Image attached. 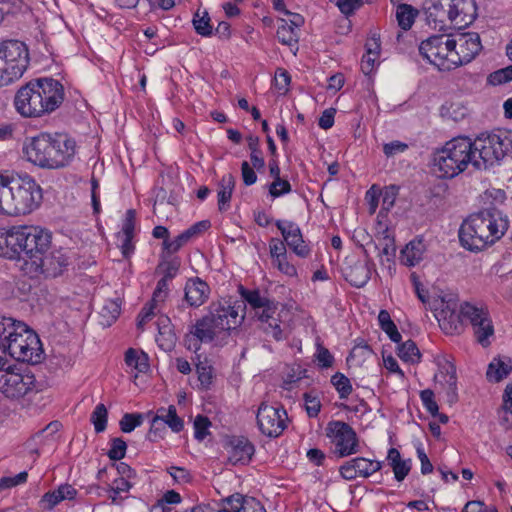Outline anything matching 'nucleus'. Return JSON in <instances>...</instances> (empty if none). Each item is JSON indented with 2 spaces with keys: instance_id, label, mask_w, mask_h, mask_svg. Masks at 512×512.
I'll return each mask as SVG.
<instances>
[{
  "instance_id": "nucleus-52",
  "label": "nucleus",
  "mask_w": 512,
  "mask_h": 512,
  "mask_svg": "<svg viewBox=\"0 0 512 512\" xmlns=\"http://www.w3.org/2000/svg\"><path fill=\"white\" fill-rule=\"evenodd\" d=\"M509 81H512V66L499 69L491 73L487 78V82L493 86L501 85Z\"/></svg>"
},
{
  "instance_id": "nucleus-23",
  "label": "nucleus",
  "mask_w": 512,
  "mask_h": 512,
  "mask_svg": "<svg viewBox=\"0 0 512 512\" xmlns=\"http://www.w3.org/2000/svg\"><path fill=\"white\" fill-rule=\"evenodd\" d=\"M24 225L0 228V257L20 261Z\"/></svg>"
},
{
  "instance_id": "nucleus-34",
  "label": "nucleus",
  "mask_w": 512,
  "mask_h": 512,
  "mask_svg": "<svg viewBox=\"0 0 512 512\" xmlns=\"http://www.w3.org/2000/svg\"><path fill=\"white\" fill-rule=\"evenodd\" d=\"M425 245L421 239L410 241L401 251L400 260L406 266H415L423 258Z\"/></svg>"
},
{
  "instance_id": "nucleus-51",
  "label": "nucleus",
  "mask_w": 512,
  "mask_h": 512,
  "mask_svg": "<svg viewBox=\"0 0 512 512\" xmlns=\"http://www.w3.org/2000/svg\"><path fill=\"white\" fill-rule=\"evenodd\" d=\"M198 380L203 389H209L213 380V368L206 363L200 362L196 366Z\"/></svg>"
},
{
  "instance_id": "nucleus-20",
  "label": "nucleus",
  "mask_w": 512,
  "mask_h": 512,
  "mask_svg": "<svg viewBox=\"0 0 512 512\" xmlns=\"http://www.w3.org/2000/svg\"><path fill=\"white\" fill-rule=\"evenodd\" d=\"M382 468V462L365 457H355L339 467V473L345 480L368 478Z\"/></svg>"
},
{
  "instance_id": "nucleus-30",
  "label": "nucleus",
  "mask_w": 512,
  "mask_h": 512,
  "mask_svg": "<svg viewBox=\"0 0 512 512\" xmlns=\"http://www.w3.org/2000/svg\"><path fill=\"white\" fill-rule=\"evenodd\" d=\"M371 270L369 261H357L345 270V278L351 285L361 288L369 281Z\"/></svg>"
},
{
  "instance_id": "nucleus-42",
  "label": "nucleus",
  "mask_w": 512,
  "mask_h": 512,
  "mask_svg": "<svg viewBox=\"0 0 512 512\" xmlns=\"http://www.w3.org/2000/svg\"><path fill=\"white\" fill-rule=\"evenodd\" d=\"M378 322L380 328L389 336L391 341L398 343L401 340V334L399 333L396 325L392 321L390 314L386 310H381L378 314Z\"/></svg>"
},
{
  "instance_id": "nucleus-3",
  "label": "nucleus",
  "mask_w": 512,
  "mask_h": 512,
  "mask_svg": "<svg viewBox=\"0 0 512 512\" xmlns=\"http://www.w3.org/2000/svg\"><path fill=\"white\" fill-rule=\"evenodd\" d=\"M76 153V141L62 133H40L27 138L23 144L26 159L35 166L45 169H61L68 166Z\"/></svg>"
},
{
  "instance_id": "nucleus-62",
  "label": "nucleus",
  "mask_w": 512,
  "mask_h": 512,
  "mask_svg": "<svg viewBox=\"0 0 512 512\" xmlns=\"http://www.w3.org/2000/svg\"><path fill=\"white\" fill-rule=\"evenodd\" d=\"M269 254L271 261L281 256L288 255L284 240L282 241L278 238H272L269 241Z\"/></svg>"
},
{
  "instance_id": "nucleus-10",
  "label": "nucleus",
  "mask_w": 512,
  "mask_h": 512,
  "mask_svg": "<svg viewBox=\"0 0 512 512\" xmlns=\"http://www.w3.org/2000/svg\"><path fill=\"white\" fill-rule=\"evenodd\" d=\"M41 390L35 375L26 368H0V392L9 399H21Z\"/></svg>"
},
{
  "instance_id": "nucleus-31",
  "label": "nucleus",
  "mask_w": 512,
  "mask_h": 512,
  "mask_svg": "<svg viewBox=\"0 0 512 512\" xmlns=\"http://www.w3.org/2000/svg\"><path fill=\"white\" fill-rule=\"evenodd\" d=\"M77 494L76 489L69 485H60L57 489L45 493L41 500L40 505L42 508L51 510L63 500H72Z\"/></svg>"
},
{
  "instance_id": "nucleus-41",
  "label": "nucleus",
  "mask_w": 512,
  "mask_h": 512,
  "mask_svg": "<svg viewBox=\"0 0 512 512\" xmlns=\"http://www.w3.org/2000/svg\"><path fill=\"white\" fill-rule=\"evenodd\" d=\"M399 358L407 363L416 364L420 362V351L412 340H408L398 346Z\"/></svg>"
},
{
  "instance_id": "nucleus-57",
  "label": "nucleus",
  "mask_w": 512,
  "mask_h": 512,
  "mask_svg": "<svg viewBox=\"0 0 512 512\" xmlns=\"http://www.w3.org/2000/svg\"><path fill=\"white\" fill-rule=\"evenodd\" d=\"M211 423L207 417L198 415L194 420V436L198 440H203L208 435V429Z\"/></svg>"
},
{
  "instance_id": "nucleus-61",
  "label": "nucleus",
  "mask_w": 512,
  "mask_h": 512,
  "mask_svg": "<svg viewBox=\"0 0 512 512\" xmlns=\"http://www.w3.org/2000/svg\"><path fill=\"white\" fill-rule=\"evenodd\" d=\"M318 365L321 368H330L334 363V357L330 351L322 345H317V351L315 354Z\"/></svg>"
},
{
  "instance_id": "nucleus-48",
  "label": "nucleus",
  "mask_w": 512,
  "mask_h": 512,
  "mask_svg": "<svg viewBox=\"0 0 512 512\" xmlns=\"http://www.w3.org/2000/svg\"><path fill=\"white\" fill-rule=\"evenodd\" d=\"M91 422L97 433L103 432L107 426V409L104 404H98L91 414Z\"/></svg>"
},
{
  "instance_id": "nucleus-47",
  "label": "nucleus",
  "mask_w": 512,
  "mask_h": 512,
  "mask_svg": "<svg viewBox=\"0 0 512 512\" xmlns=\"http://www.w3.org/2000/svg\"><path fill=\"white\" fill-rule=\"evenodd\" d=\"M272 265L280 273L287 277L295 278L298 276L296 266L289 260L288 255L281 256L277 259L272 260Z\"/></svg>"
},
{
  "instance_id": "nucleus-12",
  "label": "nucleus",
  "mask_w": 512,
  "mask_h": 512,
  "mask_svg": "<svg viewBox=\"0 0 512 512\" xmlns=\"http://www.w3.org/2000/svg\"><path fill=\"white\" fill-rule=\"evenodd\" d=\"M431 308L439 323V326L446 334H455L461 329V306L453 294H443L434 298Z\"/></svg>"
},
{
  "instance_id": "nucleus-11",
  "label": "nucleus",
  "mask_w": 512,
  "mask_h": 512,
  "mask_svg": "<svg viewBox=\"0 0 512 512\" xmlns=\"http://www.w3.org/2000/svg\"><path fill=\"white\" fill-rule=\"evenodd\" d=\"M419 52L430 64L439 71L447 72L456 69V56L451 45V35H433L422 41Z\"/></svg>"
},
{
  "instance_id": "nucleus-18",
  "label": "nucleus",
  "mask_w": 512,
  "mask_h": 512,
  "mask_svg": "<svg viewBox=\"0 0 512 512\" xmlns=\"http://www.w3.org/2000/svg\"><path fill=\"white\" fill-rule=\"evenodd\" d=\"M451 45L456 58V67L470 63L481 51L480 36L475 32H467L451 36Z\"/></svg>"
},
{
  "instance_id": "nucleus-26",
  "label": "nucleus",
  "mask_w": 512,
  "mask_h": 512,
  "mask_svg": "<svg viewBox=\"0 0 512 512\" xmlns=\"http://www.w3.org/2000/svg\"><path fill=\"white\" fill-rule=\"evenodd\" d=\"M254 451V446L248 439L244 437L233 438L229 442L228 460L233 465L247 464L251 460Z\"/></svg>"
},
{
  "instance_id": "nucleus-60",
  "label": "nucleus",
  "mask_w": 512,
  "mask_h": 512,
  "mask_svg": "<svg viewBox=\"0 0 512 512\" xmlns=\"http://www.w3.org/2000/svg\"><path fill=\"white\" fill-rule=\"evenodd\" d=\"M334 3L341 13L346 16L353 14L357 9H359L363 2L362 0H330Z\"/></svg>"
},
{
  "instance_id": "nucleus-37",
  "label": "nucleus",
  "mask_w": 512,
  "mask_h": 512,
  "mask_svg": "<svg viewBox=\"0 0 512 512\" xmlns=\"http://www.w3.org/2000/svg\"><path fill=\"white\" fill-rule=\"evenodd\" d=\"M283 312L284 309H279L277 306L276 313H274V315H272V317L264 325H262L263 331L267 335L273 337L276 341L284 339V332L281 328V324L283 322Z\"/></svg>"
},
{
  "instance_id": "nucleus-46",
  "label": "nucleus",
  "mask_w": 512,
  "mask_h": 512,
  "mask_svg": "<svg viewBox=\"0 0 512 512\" xmlns=\"http://www.w3.org/2000/svg\"><path fill=\"white\" fill-rule=\"evenodd\" d=\"M292 191L291 184L288 180L283 178L273 179V181L268 185L269 195L275 199L281 196L287 195Z\"/></svg>"
},
{
  "instance_id": "nucleus-16",
  "label": "nucleus",
  "mask_w": 512,
  "mask_h": 512,
  "mask_svg": "<svg viewBox=\"0 0 512 512\" xmlns=\"http://www.w3.org/2000/svg\"><path fill=\"white\" fill-rule=\"evenodd\" d=\"M468 320L473 326L477 341L486 347L489 345V338L494 333L492 322L488 311L483 306H476L465 302L461 305V323Z\"/></svg>"
},
{
  "instance_id": "nucleus-35",
  "label": "nucleus",
  "mask_w": 512,
  "mask_h": 512,
  "mask_svg": "<svg viewBox=\"0 0 512 512\" xmlns=\"http://www.w3.org/2000/svg\"><path fill=\"white\" fill-rule=\"evenodd\" d=\"M235 187V179L232 174H225L220 182L217 192L218 208L220 211H225L229 207L232 193Z\"/></svg>"
},
{
  "instance_id": "nucleus-7",
  "label": "nucleus",
  "mask_w": 512,
  "mask_h": 512,
  "mask_svg": "<svg viewBox=\"0 0 512 512\" xmlns=\"http://www.w3.org/2000/svg\"><path fill=\"white\" fill-rule=\"evenodd\" d=\"M472 141L466 137L453 138L432 154L431 170L438 178L452 179L472 164Z\"/></svg>"
},
{
  "instance_id": "nucleus-40",
  "label": "nucleus",
  "mask_w": 512,
  "mask_h": 512,
  "mask_svg": "<svg viewBox=\"0 0 512 512\" xmlns=\"http://www.w3.org/2000/svg\"><path fill=\"white\" fill-rule=\"evenodd\" d=\"M418 12L415 10L412 6L407 4H400L397 7L396 10V19L398 22V25L403 30H409L417 16Z\"/></svg>"
},
{
  "instance_id": "nucleus-17",
  "label": "nucleus",
  "mask_w": 512,
  "mask_h": 512,
  "mask_svg": "<svg viewBox=\"0 0 512 512\" xmlns=\"http://www.w3.org/2000/svg\"><path fill=\"white\" fill-rule=\"evenodd\" d=\"M287 413L284 409L261 404L257 413L260 431L268 437H278L287 427Z\"/></svg>"
},
{
  "instance_id": "nucleus-50",
  "label": "nucleus",
  "mask_w": 512,
  "mask_h": 512,
  "mask_svg": "<svg viewBox=\"0 0 512 512\" xmlns=\"http://www.w3.org/2000/svg\"><path fill=\"white\" fill-rule=\"evenodd\" d=\"M143 422V415L139 413H126L120 420V429L124 433L132 432L136 427H139Z\"/></svg>"
},
{
  "instance_id": "nucleus-2",
  "label": "nucleus",
  "mask_w": 512,
  "mask_h": 512,
  "mask_svg": "<svg viewBox=\"0 0 512 512\" xmlns=\"http://www.w3.org/2000/svg\"><path fill=\"white\" fill-rule=\"evenodd\" d=\"M509 218L503 212L488 208L469 215L461 224L458 232L463 248L478 252L494 245L508 231Z\"/></svg>"
},
{
  "instance_id": "nucleus-13",
  "label": "nucleus",
  "mask_w": 512,
  "mask_h": 512,
  "mask_svg": "<svg viewBox=\"0 0 512 512\" xmlns=\"http://www.w3.org/2000/svg\"><path fill=\"white\" fill-rule=\"evenodd\" d=\"M326 435L333 446L334 454L339 458L350 456L359 450L357 435L345 422H330L326 428Z\"/></svg>"
},
{
  "instance_id": "nucleus-25",
  "label": "nucleus",
  "mask_w": 512,
  "mask_h": 512,
  "mask_svg": "<svg viewBox=\"0 0 512 512\" xmlns=\"http://www.w3.org/2000/svg\"><path fill=\"white\" fill-rule=\"evenodd\" d=\"M304 24V17L300 14H291L289 20L280 19L277 28V38L284 44L296 50L299 40V29Z\"/></svg>"
},
{
  "instance_id": "nucleus-63",
  "label": "nucleus",
  "mask_w": 512,
  "mask_h": 512,
  "mask_svg": "<svg viewBox=\"0 0 512 512\" xmlns=\"http://www.w3.org/2000/svg\"><path fill=\"white\" fill-rule=\"evenodd\" d=\"M27 472H20L17 475L3 477L0 479V490L9 489L27 481Z\"/></svg>"
},
{
  "instance_id": "nucleus-36",
  "label": "nucleus",
  "mask_w": 512,
  "mask_h": 512,
  "mask_svg": "<svg viewBox=\"0 0 512 512\" xmlns=\"http://www.w3.org/2000/svg\"><path fill=\"white\" fill-rule=\"evenodd\" d=\"M155 416L163 423L164 427L167 425L173 432H180L184 427L183 420L177 415L173 405L168 408H159Z\"/></svg>"
},
{
  "instance_id": "nucleus-5",
  "label": "nucleus",
  "mask_w": 512,
  "mask_h": 512,
  "mask_svg": "<svg viewBox=\"0 0 512 512\" xmlns=\"http://www.w3.org/2000/svg\"><path fill=\"white\" fill-rule=\"evenodd\" d=\"M239 324L238 311L227 303H214L209 313L198 320L185 336L188 350L197 352L201 343L220 342Z\"/></svg>"
},
{
  "instance_id": "nucleus-29",
  "label": "nucleus",
  "mask_w": 512,
  "mask_h": 512,
  "mask_svg": "<svg viewBox=\"0 0 512 512\" xmlns=\"http://www.w3.org/2000/svg\"><path fill=\"white\" fill-rule=\"evenodd\" d=\"M241 509L260 511V501L254 497H246L241 494L231 495L223 500V508L218 512H241Z\"/></svg>"
},
{
  "instance_id": "nucleus-54",
  "label": "nucleus",
  "mask_w": 512,
  "mask_h": 512,
  "mask_svg": "<svg viewBox=\"0 0 512 512\" xmlns=\"http://www.w3.org/2000/svg\"><path fill=\"white\" fill-rule=\"evenodd\" d=\"M290 81V75L286 70L281 68L276 70L274 77V85L280 94H285L288 92Z\"/></svg>"
},
{
  "instance_id": "nucleus-22",
  "label": "nucleus",
  "mask_w": 512,
  "mask_h": 512,
  "mask_svg": "<svg viewBox=\"0 0 512 512\" xmlns=\"http://www.w3.org/2000/svg\"><path fill=\"white\" fill-rule=\"evenodd\" d=\"M18 184V174L0 171V214L5 216H17L15 201Z\"/></svg>"
},
{
  "instance_id": "nucleus-24",
  "label": "nucleus",
  "mask_w": 512,
  "mask_h": 512,
  "mask_svg": "<svg viewBox=\"0 0 512 512\" xmlns=\"http://www.w3.org/2000/svg\"><path fill=\"white\" fill-rule=\"evenodd\" d=\"M436 364L438 366V373L435 377L445 386L448 401L454 403L457 400L455 365L446 356H437Z\"/></svg>"
},
{
  "instance_id": "nucleus-53",
  "label": "nucleus",
  "mask_w": 512,
  "mask_h": 512,
  "mask_svg": "<svg viewBox=\"0 0 512 512\" xmlns=\"http://www.w3.org/2000/svg\"><path fill=\"white\" fill-rule=\"evenodd\" d=\"M303 399L308 416L316 417L321 409V402L319 397L316 394L309 392L304 394Z\"/></svg>"
},
{
  "instance_id": "nucleus-9",
  "label": "nucleus",
  "mask_w": 512,
  "mask_h": 512,
  "mask_svg": "<svg viewBox=\"0 0 512 512\" xmlns=\"http://www.w3.org/2000/svg\"><path fill=\"white\" fill-rule=\"evenodd\" d=\"M29 61V50L24 42L15 39L0 41V87L20 79Z\"/></svg>"
},
{
  "instance_id": "nucleus-4",
  "label": "nucleus",
  "mask_w": 512,
  "mask_h": 512,
  "mask_svg": "<svg viewBox=\"0 0 512 512\" xmlns=\"http://www.w3.org/2000/svg\"><path fill=\"white\" fill-rule=\"evenodd\" d=\"M0 352L30 364L40 363L44 355L37 333L27 324L9 317L0 319Z\"/></svg>"
},
{
  "instance_id": "nucleus-8",
  "label": "nucleus",
  "mask_w": 512,
  "mask_h": 512,
  "mask_svg": "<svg viewBox=\"0 0 512 512\" xmlns=\"http://www.w3.org/2000/svg\"><path fill=\"white\" fill-rule=\"evenodd\" d=\"M472 165L477 169H487L499 164L512 151V131L498 130L481 134L472 141Z\"/></svg>"
},
{
  "instance_id": "nucleus-45",
  "label": "nucleus",
  "mask_w": 512,
  "mask_h": 512,
  "mask_svg": "<svg viewBox=\"0 0 512 512\" xmlns=\"http://www.w3.org/2000/svg\"><path fill=\"white\" fill-rule=\"evenodd\" d=\"M192 238H194L189 231L186 229L178 236H176L172 240H165L163 242V247L168 253H176L181 247H183L186 243H188Z\"/></svg>"
},
{
  "instance_id": "nucleus-64",
  "label": "nucleus",
  "mask_w": 512,
  "mask_h": 512,
  "mask_svg": "<svg viewBox=\"0 0 512 512\" xmlns=\"http://www.w3.org/2000/svg\"><path fill=\"white\" fill-rule=\"evenodd\" d=\"M379 56L376 54L365 53L361 59V70L365 75H369L376 70L379 65Z\"/></svg>"
},
{
  "instance_id": "nucleus-32",
  "label": "nucleus",
  "mask_w": 512,
  "mask_h": 512,
  "mask_svg": "<svg viewBox=\"0 0 512 512\" xmlns=\"http://www.w3.org/2000/svg\"><path fill=\"white\" fill-rule=\"evenodd\" d=\"M387 461L398 482H402L412 468V460L410 458L403 459L399 450L393 447L388 450Z\"/></svg>"
},
{
  "instance_id": "nucleus-15",
  "label": "nucleus",
  "mask_w": 512,
  "mask_h": 512,
  "mask_svg": "<svg viewBox=\"0 0 512 512\" xmlns=\"http://www.w3.org/2000/svg\"><path fill=\"white\" fill-rule=\"evenodd\" d=\"M32 90L38 95L39 107L43 109L45 114H50L60 107L64 101V87L60 81L42 77L30 81Z\"/></svg>"
},
{
  "instance_id": "nucleus-14",
  "label": "nucleus",
  "mask_w": 512,
  "mask_h": 512,
  "mask_svg": "<svg viewBox=\"0 0 512 512\" xmlns=\"http://www.w3.org/2000/svg\"><path fill=\"white\" fill-rule=\"evenodd\" d=\"M15 191H17L15 201L17 216L28 215L40 206L43 199L42 188L32 176L18 174Z\"/></svg>"
},
{
  "instance_id": "nucleus-19",
  "label": "nucleus",
  "mask_w": 512,
  "mask_h": 512,
  "mask_svg": "<svg viewBox=\"0 0 512 512\" xmlns=\"http://www.w3.org/2000/svg\"><path fill=\"white\" fill-rule=\"evenodd\" d=\"M276 227L281 232L285 244L291 251L300 258H307L311 249L303 239L300 227L292 222L285 220H277Z\"/></svg>"
},
{
  "instance_id": "nucleus-39",
  "label": "nucleus",
  "mask_w": 512,
  "mask_h": 512,
  "mask_svg": "<svg viewBox=\"0 0 512 512\" xmlns=\"http://www.w3.org/2000/svg\"><path fill=\"white\" fill-rule=\"evenodd\" d=\"M240 295L249 304V306L255 310V313L273 302V300L262 296L259 290H248L240 287Z\"/></svg>"
},
{
  "instance_id": "nucleus-56",
  "label": "nucleus",
  "mask_w": 512,
  "mask_h": 512,
  "mask_svg": "<svg viewBox=\"0 0 512 512\" xmlns=\"http://www.w3.org/2000/svg\"><path fill=\"white\" fill-rule=\"evenodd\" d=\"M135 225H136V212L133 209H129L125 213L121 231L117 234L120 235H132L135 236Z\"/></svg>"
},
{
  "instance_id": "nucleus-1",
  "label": "nucleus",
  "mask_w": 512,
  "mask_h": 512,
  "mask_svg": "<svg viewBox=\"0 0 512 512\" xmlns=\"http://www.w3.org/2000/svg\"><path fill=\"white\" fill-rule=\"evenodd\" d=\"M68 265V251L52 248V235L48 230L24 225L19 266L26 275L57 277Z\"/></svg>"
},
{
  "instance_id": "nucleus-59",
  "label": "nucleus",
  "mask_w": 512,
  "mask_h": 512,
  "mask_svg": "<svg viewBox=\"0 0 512 512\" xmlns=\"http://www.w3.org/2000/svg\"><path fill=\"white\" fill-rule=\"evenodd\" d=\"M134 237L132 235H116L118 246L125 258H129L134 253Z\"/></svg>"
},
{
  "instance_id": "nucleus-44",
  "label": "nucleus",
  "mask_w": 512,
  "mask_h": 512,
  "mask_svg": "<svg viewBox=\"0 0 512 512\" xmlns=\"http://www.w3.org/2000/svg\"><path fill=\"white\" fill-rule=\"evenodd\" d=\"M331 383L339 394L340 399H346L352 392V384L343 373L337 372L331 377Z\"/></svg>"
},
{
  "instance_id": "nucleus-28",
  "label": "nucleus",
  "mask_w": 512,
  "mask_h": 512,
  "mask_svg": "<svg viewBox=\"0 0 512 512\" xmlns=\"http://www.w3.org/2000/svg\"><path fill=\"white\" fill-rule=\"evenodd\" d=\"M128 372L137 378L139 374H145L150 369L148 355L140 349L129 348L124 356Z\"/></svg>"
},
{
  "instance_id": "nucleus-38",
  "label": "nucleus",
  "mask_w": 512,
  "mask_h": 512,
  "mask_svg": "<svg viewBox=\"0 0 512 512\" xmlns=\"http://www.w3.org/2000/svg\"><path fill=\"white\" fill-rule=\"evenodd\" d=\"M120 313L121 300L119 298L106 300L100 312L102 325L110 326L119 317Z\"/></svg>"
},
{
  "instance_id": "nucleus-33",
  "label": "nucleus",
  "mask_w": 512,
  "mask_h": 512,
  "mask_svg": "<svg viewBox=\"0 0 512 512\" xmlns=\"http://www.w3.org/2000/svg\"><path fill=\"white\" fill-rule=\"evenodd\" d=\"M512 371V359L509 357L494 358L487 369L486 376L489 381L499 382Z\"/></svg>"
},
{
  "instance_id": "nucleus-43",
  "label": "nucleus",
  "mask_w": 512,
  "mask_h": 512,
  "mask_svg": "<svg viewBox=\"0 0 512 512\" xmlns=\"http://www.w3.org/2000/svg\"><path fill=\"white\" fill-rule=\"evenodd\" d=\"M193 26L195 31L204 37L212 34V26L207 11L198 9L193 17Z\"/></svg>"
},
{
  "instance_id": "nucleus-21",
  "label": "nucleus",
  "mask_w": 512,
  "mask_h": 512,
  "mask_svg": "<svg viewBox=\"0 0 512 512\" xmlns=\"http://www.w3.org/2000/svg\"><path fill=\"white\" fill-rule=\"evenodd\" d=\"M13 103L17 113L24 118H40L46 115L39 107L41 104L38 95L32 90L30 81L18 89Z\"/></svg>"
},
{
  "instance_id": "nucleus-27",
  "label": "nucleus",
  "mask_w": 512,
  "mask_h": 512,
  "mask_svg": "<svg viewBox=\"0 0 512 512\" xmlns=\"http://www.w3.org/2000/svg\"><path fill=\"white\" fill-rule=\"evenodd\" d=\"M210 288L200 278L189 279L185 285V299L190 306L199 307L209 297Z\"/></svg>"
},
{
  "instance_id": "nucleus-49",
  "label": "nucleus",
  "mask_w": 512,
  "mask_h": 512,
  "mask_svg": "<svg viewBox=\"0 0 512 512\" xmlns=\"http://www.w3.org/2000/svg\"><path fill=\"white\" fill-rule=\"evenodd\" d=\"M169 294V285H168V278L162 277L158 283L157 286L153 292V296L151 299V302H153V305H157L160 309L164 302L166 301Z\"/></svg>"
},
{
  "instance_id": "nucleus-58",
  "label": "nucleus",
  "mask_w": 512,
  "mask_h": 512,
  "mask_svg": "<svg viewBox=\"0 0 512 512\" xmlns=\"http://www.w3.org/2000/svg\"><path fill=\"white\" fill-rule=\"evenodd\" d=\"M420 398L425 409L432 415L436 416L439 411L438 404L434 399V393L432 390L426 389L421 391Z\"/></svg>"
},
{
  "instance_id": "nucleus-6",
  "label": "nucleus",
  "mask_w": 512,
  "mask_h": 512,
  "mask_svg": "<svg viewBox=\"0 0 512 512\" xmlns=\"http://www.w3.org/2000/svg\"><path fill=\"white\" fill-rule=\"evenodd\" d=\"M425 14L428 23L435 29L447 25L463 29L475 21L477 5L475 0H427Z\"/></svg>"
},
{
  "instance_id": "nucleus-55",
  "label": "nucleus",
  "mask_w": 512,
  "mask_h": 512,
  "mask_svg": "<svg viewBox=\"0 0 512 512\" xmlns=\"http://www.w3.org/2000/svg\"><path fill=\"white\" fill-rule=\"evenodd\" d=\"M126 449V442L121 438H115L112 440L111 448L108 451V457L111 460H121L125 456Z\"/></svg>"
}]
</instances>
